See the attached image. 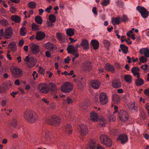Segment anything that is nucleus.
Returning <instances> with one entry per match:
<instances>
[{
  "instance_id": "obj_1",
  "label": "nucleus",
  "mask_w": 149,
  "mask_h": 149,
  "mask_svg": "<svg viewBox=\"0 0 149 149\" xmlns=\"http://www.w3.org/2000/svg\"><path fill=\"white\" fill-rule=\"evenodd\" d=\"M24 118L30 123H34L37 119L36 113L30 110L26 111L24 115Z\"/></svg>"
},
{
  "instance_id": "obj_2",
  "label": "nucleus",
  "mask_w": 149,
  "mask_h": 149,
  "mask_svg": "<svg viewBox=\"0 0 149 149\" xmlns=\"http://www.w3.org/2000/svg\"><path fill=\"white\" fill-rule=\"evenodd\" d=\"M45 120L47 124L54 125H58L61 122L60 118L55 115L52 117H47L45 118Z\"/></svg>"
},
{
  "instance_id": "obj_3",
  "label": "nucleus",
  "mask_w": 149,
  "mask_h": 149,
  "mask_svg": "<svg viewBox=\"0 0 149 149\" xmlns=\"http://www.w3.org/2000/svg\"><path fill=\"white\" fill-rule=\"evenodd\" d=\"M101 142L105 145L107 147H110L112 144L111 140L107 136L102 135L100 137Z\"/></svg>"
},
{
  "instance_id": "obj_4",
  "label": "nucleus",
  "mask_w": 149,
  "mask_h": 149,
  "mask_svg": "<svg viewBox=\"0 0 149 149\" xmlns=\"http://www.w3.org/2000/svg\"><path fill=\"white\" fill-rule=\"evenodd\" d=\"M118 113L119 118L121 121L125 122L128 120L129 116L126 111L122 109L120 110Z\"/></svg>"
},
{
  "instance_id": "obj_5",
  "label": "nucleus",
  "mask_w": 149,
  "mask_h": 149,
  "mask_svg": "<svg viewBox=\"0 0 149 149\" xmlns=\"http://www.w3.org/2000/svg\"><path fill=\"white\" fill-rule=\"evenodd\" d=\"M67 50L68 53H70L74 56L75 58H77L79 56V54L78 53V50L77 49L75 48L72 45L68 46L67 48Z\"/></svg>"
},
{
  "instance_id": "obj_6",
  "label": "nucleus",
  "mask_w": 149,
  "mask_h": 149,
  "mask_svg": "<svg viewBox=\"0 0 149 149\" xmlns=\"http://www.w3.org/2000/svg\"><path fill=\"white\" fill-rule=\"evenodd\" d=\"M136 9L144 18H146L149 14V12L143 7L138 6L136 7Z\"/></svg>"
},
{
  "instance_id": "obj_7",
  "label": "nucleus",
  "mask_w": 149,
  "mask_h": 149,
  "mask_svg": "<svg viewBox=\"0 0 149 149\" xmlns=\"http://www.w3.org/2000/svg\"><path fill=\"white\" fill-rule=\"evenodd\" d=\"M26 63L29 67L31 68L34 66L36 63L35 58L31 57L29 58V56H27L25 59Z\"/></svg>"
},
{
  "instance_id": "obj_8",
  "label": "nucleus",
  "mask_w": 149,
  "mask_h": 149,
  "mask_svg": "<svg viewBox=\"0 0 149 149\" xmlns=\"http://www.w3.org/2000/svg\"><path fill=\"white\" fill-rule=\"evenodd\" d=\"M38 90L42 93L46 94L48 92L50 89L49 86H47L45 84H39L38 86Z\"/></svg>"
},
{
  "instance_id": "obj_9",
  "label": "nucleus",
  "mask_w": 149,
  "mask_h": 149,
  "mask_svg": "<svg viewBox=\"0 0 149 149\" xmlns=\"http://www.w3.org/2000/svg\"><path fill=\"white\" fill-rule=\"evenodd\" d=\"M49 87L50 92L54 95V98L57 99L58 96L56 95L57 89L55 84L52 83H50L49 84Z\"/></svg>"
},
{
  "instance_id": "obj_10",
  "label": "nucleus",
  "mask_w": 149,
  "mask_h": 149,
  "mask_svg": "<svg viewBox=\"0 0 149 149\" xmlns=\"http://www.w3.org/2000/svg\"><path fill=\"white\" fill-rule=\"evenodd\" d=\"M72 90V85L70 83L66 82L64 84L61 88L62 91L65 93H69Z\"/></svg>"
},
{
  "instance_id": "obj_11",
  "label": "nucleus",
  "mask_w": 149,
  "mask_h": 149,
  "mask_svg": "<svg viewBox=\"0 0 149 149\" xmlns=\"http://www.w3.org/2000/svg\"><path fill=\"white\" fill-rule=\"evenodd\" d=\"M100 102L102 104H106L108 102V98L106 93H101L99 96Z\"/></svg>"
},
{
  "instance_id": "obj_12",
  "label": "nucleus",
  "mask_w": 149,
  "mask_h": 149,
  "mask_svg": "<svg viewBox=\"0 0 149 149\" xmlns=\"http://www.w3.org/2000/svg\"><path fill=\"white\" fill-rule=\"evenodd\" d=\"M13 75L16 77H21L23 75L22 71L20 69L15 68L12 71Z\"/></svg>"
},
{
  "instance_id": "obj_13",
  "label": "nucleus",
  "mask_w": 149,
  "mask_h": 149,
  "mask_svg": "<svg viewBox=\"0 0 149 149\" xmlns=\"http://www.w3.org/2000/svg\"><path fill=\"white\" fill-rule=\"evenodd\" d=\"M80 130L79 131L81 135L83 136L88 133V131L87 127L84 125H81L80 126Z\"/></svg>"
},
{
  "instance_id": "obj_14",
  "label": "nucleus",
  "mask_w": 149,
  "mask_h": 149,
  "mask_svg": "<svg viewBox=\"0 0 149 149\" xmlns=\"http://www.w3.org/2000/svg\"><path fill=\"white\" fill-rule=\"evenodd\" d=\"M91 63L87 61L84 64L83 67V70L85 72H89L92 70Z\"/></svg>"
},
{
  "instance_id": "obj_15",
  "label": "nucleus",
  "mask_w": 149,
  "mask_h": 149,
  "mask_svg": "<svg viewBox=\"0 0 149 149\" xmlns=\"http://www.w3.org/2000/svg\"><path fill=\"white\" fill-rule=\"evenodd\" d=\"M30 47L31 50L34 54H37L40 51L39 46L36 44H31Z\"/></svg>"
},
{
  "instance_id": "obj_16",
  "label": "nucleus",
  "mask_w": 149,
  "mask_h": 149,
  "mask_svg": "<svg viewBox=\"0 0 149 149\" xmlns=\"http://www.w3.org/2000/svg\"><path fill=\"white\" fill-rule=\"evenodd\" d=\"M117 140L120 141L122 144H125L128 140V137L125 134L120 135L117 138Z\"/></svg>"
},
{
  "instance_id": "obj_17",
  "label": "nucleus",
  "mask_w": 149,
  "mask_h": 149,
  "mask_svg": "<svg viewBox=\"0 0 149 149\" xmlns=\"http://www.w3.org/2000/svg\"><path fill=\"white\" fill-rule=\"evenodd\" d=\"M45 36V34L42 31H37L36 33L35 39L38 40H40L44 39Z\"/></svg>"
},
{
  "instance_id": "obj_18",
  "label": "nucleus",
  "mask_w": 149,
  "mask_h": 149,
  "mask_svg": "<svg viewBox=\"0 0 149 149\" xmlns=\"http://www.w3.org/2000/svg\"><path fill=\"white\" fill-rule=\"evenodd\" d=\"M112 86L114 88H119L121 87L122 83L120 80L118 79H116L113 80Z\"/></svg>"
},
{
  "instance_id": "obj_19",
  "label": "nucleus",
  "mask_w": 149,
  "mask_h": 149,
  "mask_svg": "<svg viewBox=\"0 0 149 149\" xmlns=\"http://www.w3.org/2000/svg\"><path fill=\"white\" fill-rule=\"evenodd\" d=\"M80 45L83 47L84 49H88L89 48V44L88 41L84 39L82 40Z\"/></svg>"
},
{
  "instance_id": "obj_20",
  "label": "nucleus",
  "mask_w": 149,
  "mask_h": 149,
  "mask_svg": "<svg viewBox=\"0 0 149 149\" xmlns=\"http://www.w3.org/2000/svg\"><path fill=\"white\" fill-rule=\"evenodd\" d=\"M64 131L68 134H70L72 133V126L68 124H66L64 127Z\"/></svg>"
},
{
  "instance_id": "obj_21",
  "label": "nucleus",
  "mask_w": 149,
  "mask_h": 149,
  "mask_svg": "<svg viewBox=\"0 0 149 149\" xmlns=\"http://www.w3.org/2000/svg\"><path fill=\"white\" fill-rule=\"evenodd\" d=\"M12 35V31L11 28L9 27L6 30L4 35L5 37L7 39L10 38Z\"/></svg>"
},
{
  "instance_id": "obj_22",
  "label": "nucleus",
  "mask_w": 149,
  "mask_h": 149,
  "mask_svg": "<svg viewBox=\"0 0 149 149\" xmlns=\"http://www.w3.org/2000/svg\"><path fill=\"white\" fill-rule=\"evenodd\" d=\"M106 69L108 71H110L112 73H113L115 72V69L114 67L108 63H107L105 65Z\"/></svg>"
},
{
  "instance_id": "obj_23",
  "label": "nucleus",
  "mask_w": 149,
  "mask_h": 149,
  "mask_svg": "<svg viewBox=\"0 0 149 149\" xmlns=\"http://www.w3.org/2000/svg\"><path fill=\"white\" fill-rule=\"evenodd\" d=\"M91 44L93 49L95 50L97 49L99 47V42L95 40H93L91 41Z\"/></svg>"
},
{
  "instance_id": "obj_24",
  "label": "nucleus",
  "mask_w": 149,
  "mask_h": 149,
  "mask_svg": "<svg viewBox=\"0 0 149 149\" xmlns=\"http://www.w3.org/2000/svg\"><path fill=\"white\" fill-rule=\"evenodd\" d=\"M57 38L61 42H64L65 41V37L61 33H57L56 34Z\"/></svg>"
},
{
  "instance_id": "obj_25",
  "label": "nucleus",
  "mask_w": 149,
  "mask_h": 149,
  "mask_svg": "<svg viewBox=\"0 0 149 149\" xmlns=\"http://www.w3.org/2000/svg\"><path fill=\"white\" fill-rule=\"evenodd\" d=\"M90 118L92 121L95 122L98 120L97 115L95 112H91L90 114Z\"/></svg>"
},
{
  "instance_id": "obj_26",
  "label": "nucleus",
  "mask_w": 149,
  "mask_h": 149,
  "mask_svg": "<svg viewBox=\"0 0 149 149\" xmlns=\"http://www.w3.org/2000/svg\"><path fill=\"white\" fill-rule=\"evenodd\" d=\"M95 141L93 139H91V142L88 145L87 149H95Z\"/></svg>"
},
{
  "instance_id": "obj_27",
  "label": "nucleus",
  "mask_w": 149,
  "mask_h": 149,
  "mask_svg": "<svg viewBox=\"0 0 149 149\" xmlns=\"http://www.w3.org/2000/svg\"><path fill=\"white\" fill-rule=\"evenodd\" d=\"M45 47L49 50H52L55 48V45L53 44L50 42H48L45 44Z\"/></svg>"
},
{
  "instance_id": "obj_28",
  "label": "nucleus",
  "mask_w": 149,
  "mask_h": 149,
  "mask_svg": "<svg viewBox=\"0 0 149 149\" xmlns=\"http://www.w3.org/2000/svg\"><path fill=\"white\" fill-rule=\"evenodd\" d=\"M91 83L92 86L95 89L97 88L100 85L99 81L97 80L93 81H92Z\"/></svg>"
},
{
  "instance_id": "obj_29",
  "label": "nucleus",
  "mask_w": 149,
  "mask_h": 149,
  "mask_svg": "<svg viewBox=\"0 0 149 149\" xmlns=\"http://www.w3.org/2000/svg\"><path fill=\"white\" fill-rule=\"evenodd\" d=\"M8 47L9 49L13 52L15 51L17 49L16 45L14 42L10 43L8 45Z\"/></svg>"
},
{
  "instance_id": "obj_30",
  "label": "nucleus",
  "mask_w": 149,
  "mask_h": 149,
  "mask_svg": "<svg viewBox=\"0 0 149 149\" xmlns=\"http://www.w3.org/2000/svg\"><path fill=\"white\" fill-rule=\"evenodd\" d=\"M36 22L39 24H41L42 23V19L41 17L39 15L36 16L35 18Z\"/></svg>"
},
{
  "instance_id": "obj_31",
  "label": "nucleus",
  "mask_w": 149,
  "mask_h": 149,
  "mask_svg": "<svg viewBox=\"0 0 149 149\" xmlns=\"http://www.w3.org/2000/svg\"><path fill=\"white\" fill-rule=\"evenodd\" d=\"M120 47L123 52L125 54H126L127 52L128 47L124 44H121Z\"/></svg>"
},
{
  "instance_id": "obj_32",
  "label": "nucleus",
  "mask_w": 149,
  "mask_h": 149,
  "mask_svg": "<svg viewBox=\"0 0 149 149\" xmlns=\"http://www.w3.org/2000/svg\"><path fill=\"white\" fill-rule=\"evenodd\" d=\"M11 18L12 20L16 23H19L21 21L20 17L17 16L12 15L11 17Z\"/></svg>"
},
{
  "instance_id": "obj_33",
  "label": "nucleus",
  "mask_w": 149,
  "mask_h": 149,
  "mask_svg": "<svg viewBox=\"0 0 149 149\" xmlns=\"http://www.w3.org/2000/svg\"><path fill=\"white\" fill-rule=\"evenodd\" d=\"M17 125V122L15 118H13L12 121L9 123L8 125L9 127H10V126H12L15 128L16 127Z\"/></svg>"
},
{
  "instance_id": "obj_34",
  "label": "nucleus",
  "mask_w": 149,
  "mask_h": 149,
  "mask_svg": "<svg viewBox=\"0 0 149 149\" xmlns=\"http://www.w3.org/2000/svg\"><path fill=\"white\" fill-rule=\"evenodd\" d=\"M130 109L132 111H136L137 110V106L135 103H133L130 106Z\"/></svg>"
},
{
  "instance_id": "obj_35",
  "label": "nucleus",
  "mask_w": 149,
  "mask_h": 149,
  "mask_svg": "<svg viewBox=\"0 0 149 149\" xmlns=\"http://www.w3.org/2000/svg\"><path fill=\"white\" fill-rule=\"evenodd\" d=\"M40 26L36 24L35 23H33L32 24L31 27L32 30L35 31H37L40 29Z\"/></svg>"
},
{
  "instance_id": "obj_36",
  "label": "nucleus",
  "mask_w": 149,
  "mask_h": 149,
  "mask_svg": "<svg viewBox=\"0 0 149 149\" xmlns=\"http://www.w3.org/2000/svg\"><path fill=\"white\" fill-rule=\"evenodd\" d=\"M136 83L137 86L141 85L144 83V81L143 79L141 78H138L136 80Z\"/></svg>"
},
{
  "instance_id": "obj_37",
  "label": "nucleus",
  "mask_w": 149,
  "mask_h": 149,
  "mask_svg": "<svg viewBox=\"0 0 149 149\" xmlns=\"http://www.w3.org/2000/svg\"><path fill=\"white\" fill-rule=\"evenodd\" d=\"M28 6L30 8L34 9L36 7V4L35 2L31 1L29 3Z\"/></svg>"
},
{
  "instance_id": "obj_38",
  "label": "nucleus",
  "mask_w": 149,
  "mask_h": 149,
  "mask_svg": "<svg viewBox=\"0 0 149 149\" xmlns=\"http://www.w3.org/2000/svg\"><path fill=\"white\" fill-rule=\"evenodd\" d=\"M66 32L67 35L70 36H73L74 34L73 29H67Z\"/></svg>"
},
{
  "instance_id": "obj_39",
  "label": "nucleus",
  "mask_w": 149,
  "mask_h": 149,
  "mask_svg": "<svg viewBox=\"0 0 149 149\" xmlns=\"http://www.w3.org/2000/svg\"><path fill=\"white\" fill-rule=\"evenodd\" d=\"M123 19L120 17H116L114 19V22L117 24H119L120 22H123Z\"/></svg>"
},
{
  "instance_id": "obj_40",
  "label": "nucleus",
  "mask_w": 149,
  "mask_h": 149,
  "mask_svg": "<svg viewBox=\"0 0 149 149\" xmlns=\"http://www.w3.org/2000/svg\"><path fill=\"white\" fill-rule=\"evenodd\" d=\"M125 80L128 83H130L132 81V77L129 75H126L124 77Z\"/></svg>"
},
{
  "instance_id": "obj_41",
  "label": "nucleus",
  "mask_w": 149,
  "mask_h": 149,
  "mask_svg": "<svg viewBox=\"0 0 149 149\" xmlns=\"http://www.w3.org/2000/svg\"><path fill=\"white\" fill-rule=\"evenodd\" d=\"M113 100L117 104H118L120 102V99L119 96L117 95H114L113 96Z\"/></svg>"
},
{
  "instance_id": "obj_42",
  "label": "nucleus",
  "mask_w": 149,
  "mask_h": 149,
  "mask_svg": "<svg viewBox=\"0 0 149 149\" xmlns=\"http://www.w3.org/2000/svg\"><path fill=\"white\" fill-rule=\"evenodd\" d=\"M49 20L52 22L54 23L56 21V17L53 14H51L49 15Z\"/></svg>"
},
{
  "instance_id": "obj_43",
  "label": "nucleus",
  "mask_w": 149,
  "mask_h": 149,
  "mask_svg": "<svg viewBox=\"0 0 149 149\" xmlns=\"http://www.w3.org/2000/svg\"><path fill=\"white\" fill-rule=\"evenodd\" d=\"M0 22L3 26H7L8 25V21L5 19L1 20Z\"/></svg>"
},
{
  "instance_id": "obj_44",
  "label": "nucleus",
  "mask_w": 149,
  "mask_h": 149,
  "mask_svg": "<svg viewBox=\"0 0 149 149\" xmlns=\"http://www.w3.org/2000/svg\"><path fill=\"white\" fill-rule=\"evenodd\" d=\"M100 122L99 124V126L100 127H103L105 125V120L104 118H102L100 119Z\"/></svg>"
},
{
  "instance_id": "obj_45",
  "label": "nucleus",
  "mask_w": 149,
  "mask_h": 149,
  "mask_svg": "<svg viewBox=\"0 0 149 149\" xmlns=\"http://www.w3.org/2000/svg\"><path fill=\"white\" fill-rule=\"evenodd\" d=\"M26 29V28L25 27H22L20 30V34L21 36H24L26 33L24 32V31Z\"/></svg>"
},
{
  "instance_id": "obj_46",
  "label": "nucleus",
  "mask_w": 149,
  "mask_h": 149,
  "mask_svg": "<svg viewBox=\"0 0 149 149\" xmlns=\"http://www.w3.org/2000/svg\"><path fill=\"white\" fill-rule=\"evenodd\" d=\"M140 70L139 68L136 67H133L131 69L132 72H139Z\"/></svg>"
},
{
  "instance_id": "obj_47",
  "label": "nucleus",
  "mask_w": 149,
  "mask_h": 149,
  "mask_svg": "<svg viewBox=\"0 0 149 149\" xmlns=\"http://www.w3.org/2000/svg\"><path fill=\"white\" fill-rule=\"evenodd\" d=\"M123 38H125V37L123 36H121L120 39H121V42H123L124 41H125V42H127V43L128 44L131 45L132 44V43L131 41H128L126 39H125L124 40H122Z\"/></svg>"
},
{
  "instance_id": "obj_48",
  "label": "nucleus",
  "mask_w": 149,
  "mask_h": 149,
  "mask_svg": "<svg viewBox=\"0 0 149 149\" xmlns=\"http://www.w3.org/2000/svg\"><path fill=\"white\" fill-rule=\"evenodd\" d=\"M66 100L67 103L68 104H72L73 102V100L69 97H67Z\"/></svg>"
},
{
  "instance_id": "obj_49",
  "label": "nucleus",
  "mask_w": 149,
  "mask_h": 149,
  "mask_svg": "<svg viewBox=\"0 0 149 149\" xmlns=\"http://www.w3.org/2000/svg\"><path fill=\"white\" fill-rule=\"evenodd\" d=\"M140 61L143 63H145L147 62V59L143 56H141L140 59Z\"/></svg>"
},
{
  "instance_id": "obj_50",
  "label": "nucleus",
  "mask_w": 149,
  "mask_h": 149,
  "mask_svg": "<svg viewBox=\"0 0 149 149\" xmlns=\"http://www.w3.org/2000/svg\"><path fill=\"white\" fill-rule=\"evenodd\" d=\"M109 4V0H104V1L101 2V4L103 5L106 6Z\"/></svg>"
},
{
  "instance_id": "obj_51",
  "label": "nucleus",
  "mask_w": 149,
  "mask_h": 149,
  "mask_svg": "<svg viewBox=\"0 0 149 149\" xmlns=\"http://www.w3.org/2000/svg\"><path fill=\"white\" fill-rule=\"evenodd\" d=\"M123 1L121 0L118 1L116 3V6L118 7H121L123 4Z\"/></svg>"
},
{
  "instance_id": "obj_52",
  "label": "nucleus",
  "mask_w": 149,
  "mask_h": 149,
  "mask_svg": "<svg viewBox=\"0 0 149 149\" xmlns=\"http://www.w3.org/2000/svg\"><path fill=\"white\" fill-rule=\"evenodd\" d=\"M78 87L81 89H82L84 86V84H82L81 82L80 81L78 85Z\"/></svg>"
},
{
  "instance_id": "obj_53",
  "label": "nucleus",
  "mask_w": 149,
  "mask_h": 149,
  "mask_svg": "<svg viewBox=\"0 0 149 149\" xmlns=\"http://www.w3.org/2000/svg\"><path fill=\"white\" fill-rule=\"evenodd\" d=\"M32 76L33 77V79L34 80L36 79L35 77L37 78L38 77V74L35 71H34L33 72Z\"/></svg>"
},
{
  "instance_id": "obj_54",
  "label": "nucleus",
  "mask_w": 149,
  "mask_h": 149,
  "mask_svg": "<svg viewBox=\"0 0 149 149\" xmlns=\"http://www.w3.org/2000/svg\"><path fill=\"white\" fill-rule=\"evenodd\" d=\"M6 90L4 86L0 87V93L5 92Z\"/></svg>"
},
{
  "instance_id": "obj_55",
  "label": "nucleus",
  "mask_w": 149,
  "mask_h": 149,
  "mask_svg": "<svg viewBox=\"0 0 149 149\" xmlns=\"http://www.w3.org/2000/svg\"><path fill=\"white\" fill-rule=\"evenodd\" d=\"M104 45L107 47H109L110 45L109 42L107 40H104Z\"/></svg>"
},
{
  "instance_id": "obj_56",
  "label": "nucleus",
  "mask_w": 149,
  "mask_h": 149,
  "mask_svg": "<svg viewBox=\"0 0 149 149\" xmlns=\"http://www.w3.org/2000/svg\"><path fill=\"white\" fill-rule=\"evenodd\" d=\"M141 116L143 119H145L146 118V114L143 112H142L141 113Z\"/></svg>"
},
{
  "instance_id": "obj_57",
  "label": "nucleus",
  "mask_w": 149,
  "mask_h": 149,
  "mask_svg": "<svg viewBox=\"0 0 149 149\" xmlns=\"http://www.w3.org/2000/svg\"><path fill=\"white\" fill-rule=\"evenodd\" d=\"M146 48H141L140 50V53L142 54H145V52H146Z\"/></svg>"
},
{
  "instance_id": "obj_58",
  "label": "nucleus",
  "mask_w": 149,
  "mask_h": 149,
  "mask_svg": "<svg viewBox=\"0 0 149 149\" xmlns=\"http://www.w3.org/2000/svg\"><path fill=\"white\" fill-rule=\"evenodd\" d=\"M52 6L51 5L49 6V7H47L45 10V11L48 13H50V10L52 9Z\"/></svg>"
},
{
  "instance_id": "obj_59",
  "label": "nucleus",
  "mask_w": 149,
  "mask_h": 149,
  "mask_svg": "<svg viewBox=\"0 0 149 149\" xmlns=\"http://www.w3.org/2000/svg\"><path fill=\"white\" fill-rule=\"evenodd\" d=\"M118 132V130L116 129H114L111 131V133H113L115 135L117 134Z\"/></svg>"
},
{
  "instance_id": "obj_60",
  "label": "nucleus",
  "mask_w": 149,
  "mask_h": 149,
  "mask_svg": "<svg viewBox=\"0 0 149 149\" xmlns=\"http://www.w3.org/2000/svg\"><path fill=\"white\" fill-rule=\"evenodd\" d=\"M115 118V116L113 115H111L109 117V119L111 122L114 121Z\"/></svg>"
},
{
  "instance_id": "obj_61",
  "label": "nucleus",
  "mask_w": 149,
  "mask_h": 149,
  "mask_svg": "<svg viewBox=\"0 0 149 149\" xmlns=\"http://www.w3.org/2000/svg\"><path fill=\"white\" fill-rule=\"evenodd\" d=\"M96 9V8L95 7H93V8L92 9L93 12L95 15H97V12Z\"/></svg>"
},
{
  "instance_id": "obj_62",
  "label": "nucleus",
  "mask_w": 149,
  "mask_h": 149,
  "mask_svg": "<svg viewBox=\"0 0 149 149\" xmlns=\"http://www.w3.org/2000/svg\"><path fill=\"white\" fill-rule=\"evenodd\" d=\"M144 55L146 57H149V49H146V50Z\"/></svg>"
},
{
  "instance_id": "obj_63",
  "label": "nucleus",
  "mask_w": 149,
  "mask_h": 149,
  "mask_svg": "<svg viewBox=\"0 0 149 149\" xmlns=\"http://www.w3.org/2000/svg\"><path fill=\"white\" fill-rule=\"evenodd\" d=\"M70 59L69 57L68 56L67 58L64 59V61L65 63H69Z\"/></svg>"
},
{
  "instance_id": "obj_64",
  "label": "nucleus",
  "mask_w": 149,
  "mask_h": 149,
  "mask_svg": "<svg viewBox=\"0 0 149 149\" xmlns=\"http://www.w3.org/2000/svg\"><path fill=\"white\" fill-rule=\"evenodd\" d=\"M145 94L148 96H149V88H147L144 91Z\"/></svg>"
}]
</instances>
